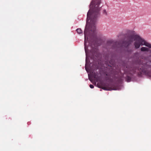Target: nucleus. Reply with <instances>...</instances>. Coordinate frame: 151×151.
<instances>
[{
  "instance_id": "obj_5",
  "label": "nucleus",
  "mask_w": 151,
  "mask_h": 151,
  "mask_svg": "<svg viewBox=\"0 0 151 151\" xmlns=\"http://www.w3.org/2000/svg\"><path fill=\"white\" fill-rule=\"evenodd\" d=\"M88 78L89 80L91 82L92 79H95V80L97 81L98 78H97V74L95 72H92L91 73V76L88 75Z\"/></svg>"
},
{
  "instance_id": "obj_8",
  "label": "nucleus",
  "mask_w": 151,
  "mask_h": 151,
  "mask_svg": "<svg viewBox=\"0 0 151 151\" xmlns=\"http://www.w3.org/2000/svg\"><path fill=\"white\" fill-rule=\"evenodd\" d=\"M76 31L79 34H80L82 33V31L81 29H77L76 30Z\"/></svg>"
},
{
  "instance_id": "obj_6",
  "label": "nucleus",
  "mask_w": 151,
  "mask_h": 151,
  "mask_svg": "<svg viewBox=\"0 0 151 151\" xmlns=\"http://www.w3.org/2000/svg\"><path fill=\"white\" fill-rule=\"evenodd\" d=\"M97 86H98V87L99 88H102L104 90L111 91L112 90L111 88L108 86H105L102 84L100 85L99 83H98Z\"/></svg>"
},
{
  "instance_id": "obj_10",
  "label": "nucleus",
  "mask_w": 151,
  "mask_h": 151,
  "mask_svg": "<svg viewBox=\"0 0 151 151\" xmlns=\"http://www.w3.org/2000/svg\"><path fill=\"white\" fill-rule=\"evenodd\" d=\"M103 14L106 16L107 15V12L106 10L104 9L103 10Z\"/></svg>"
},
{
  "instance_id": "obj_11",
  "label": "nucleus",
  "mask_w": 151,
  "mask_h": 151,
  "mask_svg": "<svg viewBox=\"0 0 151 151\" xmlns=\"http://www.w3.org/2000/svg\"><path fill=\"white\" fill-rule=\"evenodd\" d=\"M133 51V50L132 49H128L127 50V52L129 53H131Z\"/></svg>"
},
{
  "instance_id": "obj_4",
  "label": "nucleus",
  "mask_w": 151,
  "mask_h": 151,
  "mask_svg": "<svg viewBox=\"0 0 151 151\" xmlns=\"http://www.w3.org/2000/svg\"><path fill=\"white\" fill-rule=\"evenodd\" d=\"M107 44L110 46L111 48L112 49L116 48L120 46L118 42H114L112 40H109L107 42Z\"/></svg>"
},
{
  "instance_id": "obj_3",
  "label": "nucleus",
  "mask_w": 151,
  "mask_h": 151,
  "mask_svg": "<svg viewBox=\"0 0 151 151\" xmlns=\"http://www.w3.org/2000/svg\"><path fill=\"white\" fill-rule=\"evenodd\" d=\"M140 65L138 68L135 69V70L133 71V73L136 72L138 73L139 76H141L142 74H145L150 76H151V72L149 71L147 68H146L144 66Z\"/></svg>"
},
{
  "instance_id": "obj_15",
  "label": "nucleus",
  "mask_w": 151,
  "mask_h": 151,
  "mask_svg": "<svg viewBox=\"0 0 151 151\" xmlns=\"http://www.w3.org/2000/svg\"><path fill=\"white\" fill-rule=\"evenodd\" d=\"M136 53L138 54V52H137Z\"/></svg>"
},
{
  "instance_id": "obj_12",
  "label": "nucleus",
  "mask_w": 151,
  "mask_h": 151,
  "mask_svg": "<svg viewBox=\"0 0 151 151\" xmlns=\"http://www.w3.org/2000/svg\"><path fill=\"white\" fill-rule=\"evenodd\" d=\"M89 86L90 88H93L94 87V86L92 84H90Z\"/></svg>"
},
{
  "instance_id": "obj_7",
  "label": "nucleus",
  "mask_w": 151,
  "mask_h": 151,
  "mask_svg": "<svg viewBox=\"0 0 151 151\" xmlns=\"http://www.w3.org/2000/svg\"><path fill=\"white\" fill-rule=\"evenodd\" d=\"M140 50L142 52H148L149 51V48L144 47H141Z\"/></svg>"
},
{
  "instance_id": "obj_2",
  "label": "nucleus",
  "mask_w": 151,
  "mask_h": 151,
  "mask_svg": "<svg viewBox=\"0 0 151 151\" xmlns=\"http://www.w3.org/2000/svg\"><path fill=\"white\" fill-rule=\"evenodd\" d=\"M125 37V40L123 41V44L126 48L133 41H134V45L135 49H138L140 45H143L151 48V44L147 42L139 35H134L133 33L128 34Z\"/></svg>"
},
{
  "instance_id": "obj_9",
  "label": "nucleus",
  "mask_w": 151,
  "mask_h": 151,
  "mask_svg": "<svg viewBox=\"0 0 151 151\" xmlns=\"http://www.w3.org/2000/svg\"><path fill=\"white\" fill-rule=\"evenodd\" d=\"M131 79V78L130 77L128 76H127L126 77V80L127 82H130V81Z\"/></svg>"
},
{
  "instance_id": "obj_13",
  "label": "nucleus",
  "mask_w": 151,
  "mask_h": 151,
  "mask_svg": "<svg viewBox=\"0 0 151 151\" xmlns=\"http://www.w3.org/2000/svg\"><path fill=\"white\" fill-rule=\"evenodd\" d=\"M91 52H92V53H93V55H95V53H93V51L92 50H91Z\"/></svg>"
},
{
  "instance_id": "obj_1",
  "label": "nucleus",
  "mask_w": 151,
  "mask_h": 151,
  "mask_svg": "<svg viewBox=\"0 0 151 151\" xmlns=\"http://www.w3.org/2000/svg\"><path fill=\"white\" fill-rule=\"evenodd\" d=\"M101 2V0H92L90 5V9L87 14L86 25L84 31V48L86 56L85 68L86 71H88L86 66L87 63V49L88 47L86 45L88 39V33L90 31L93 32L95 30L96 22L100 16V8L99 7V6Z\"/></svg>"
},
{
  "instance_id": "obj_14",
  "label": "nucleus",
  "mask_w": 151,
  "mask_h": 151,
  "mask_svg": "<svg viewBox=\"0 0 151 151\" xmlns=\"http://www.w3.org/2000/svg\"><path fill=\"white\" fill-rule=\"evenodd\" d=\"M149 51H150V53H151V50H149Z\"/></svg>"
}]
</instances>
